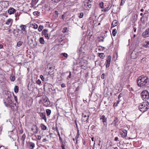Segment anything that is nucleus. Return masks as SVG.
Listing matches in <instances>:
<instances>
[{
	"label": "nucleus",
	"mask_w": 149,
	"mask_h": 149,
	"mask_svg": "<svg viewBox=\"0 0 149 149\" xmlns=\"http://www.w3.org/2000/svg\"><path fill=\"white\" fill-rule=\"evenodd\" d=\"M141 96L142 100L146 101L149 98V93L148 91L144 90L141 93Z\"/></svg>",
	"instance_id": "7ed1b4c3"
},
{
	"label": "nucleus",
	"mask_w": 149,
	"mask_h": 149,
	"mask_svg": "<svg viewBox=\"0 0 149 149\" xmlns=\"http://www.w3.org/2000/svg\"><path fill=\"white\" fill-rule=\"evenodd\" d=\"M21 30L25 34L27 33V31L26 30V25H21L20 26Z\"/></svg>",
	"instance_id": "ddd939ff"
},
{
	"label": "nucleus",
	"mask_w": 149,
	"mask_h": 149,
	"mask_svg": "<svg viewBox=\"0 0 149 149\" xmlns=\"http://www.w3.org/2000/svg\"><path fill=\"white\" fill-rule=\"evenodd\" d=\"M41 82L40 79H38L36 81L37 84L38 85H40Z\"/></svg>",
	"instance_id": "49530a36"
},
{
	"label": "nucleus",
	"mask_w": 149,
	"mask_h": 149,
	"mask_svg": "<svg viewBox=\"0 0 149 149\" xmlns=\"http://www.w3.org/2000/svg\"><path fill=\"white\" fill-rule=\"evenodd\" d=\"M9 93H8V96L7 99H11V95L9 92Z\"/></svg>",
	"instance_id": "a19ab883"
},
{
	"label": "nucleus",
	"mask_w": 149,
	"mask_h": 149,
	"mask_svg": "<svg viewBox=\"0 0 149 149\" xmlns=\"http://www.w3.org/2000/svg\"><path fill=\"white\" fill-rule=\"evenodd\" d=\"M118 140V138L117 137H115L114 139V140L116 141H117Z\"/></svg>",
	"instance_id": "052dcab7"
},
{
	"label": "nucleus",
	"mask_w": 149,
	"mask_h": 149,
	"mask_svg": "<svg viewBox=\"0 0 149 149\" xmlns=\"http://www.w3.org/2000/svg\"><path fill=\"white\" fill-rule=\"evenodd\" d=\"M61 146L62 147V149H64L65 148V145L63 143H61Z\"/></svg>",
	"instance_id": "79ce46f5"
},
{
	"label": "nucleus",
	"mask_w": 149,
	"mask_h": 149,
	"mask_svg": "<svg viewBox=\"0 0 149 149\" xmlns=\"http://www.w3.org/2000/svg\"><path fill=\"white\" fill-rule=\"evenodd\" d=\"M143 46L145 47H149V41H146L143 44Z\"/></svg>",
	"instance_id": "5701e85b"
},
{
	"label": "nucleus",
	"mask_w": 149,
	"mask_h": 149,
	"mask_svg": "<svg viewBox=\"0 0 149 149\" xmlns=\"http://www.w3.org/2000/svg\"><path fill=\"white\" fill-rule=\"evenodd\" d=\"M118 121V120L117 117H116L113 120V124H114L115 125V126H116L118 125L117 124V123Z\"/></svg>",
	"instance_id": "6ab92c4d"
},
{
	"label": "nucleus",
	"mask_w": 149,
	"mask_h": 149,
	"mask_svg": "<svg viewBox=\"0 0 149 149\" xmlns=\"http://www.w3.org/2000/svg\"><path fill=\"white\" fill-rule=\"evenodd\" d=\"M43 28H44V27L43 26L40 25L38 27V31L40 32L41 31H42V29H43Z\"/></svg>",
	"instance_id": "2f4dec72"
},
{
	"label": "nucleus",
	"mask_w": 149,
	"mask_h": 149,
	"mask_svg": "<svg viewBox=\"0 0 149 149\" xmlns=\"http://www.w3.org/2000/svg\"><path fill=\"white\" fill-rule=\"evenodd\" d=\"M52 130H56V127H52Z\"/></svg>",
	"instance_id": "774afa93"
},
{
	"label": "nucleus",
	"mask_w": 149,
	"mask_h": 149,
	"mask_svg": "<svg viewBox=\"0 0 149 149\" xmlns=\"http://www.w3.org/2000/svg\"><path fill=\"white\" fill-rule=\"evenodd\" d=\"M142 36L144 38L149 37V28L147 29L142 34Z\"/></svg>",
	"instance_id": "1a4fd4ad"
},
{
	"label": "nucleus",
	"mask_w": 149,
	"mask_h": 149,
	"mask_svg": "<svg viewBox=\"0 0 149 149\" xmlns=\"http://www.w3.org/2000/svg\"><path fill=\"white\" fill-rule=\"evenodd\" d=\"M117 33V30L116 29H115L113 30L112 32V35L113 36H115L116 35Z\"/></svg>",
	"instance_id": "bb28decb"
},
{
	"label": "nucleus",
	"mask_w": 149,
	"mask_h": 149,
	"mask_svg": "<svg viewBox=\"0 0 149 149\" xmlns=\"http://www.w3.org/2000/svg\"><path fill=\"white\" fill-rule=\"evenodd\" d=\"M31 130L34 134H36L38 132L39 129L36 125L34 124L32 126Z\"/></svg>",
	"instance_id": "39448f33"
},
{
	"label": "nucleus",
	"mask_w": 149,
	"mask_h": 149,
	"mask_svg": "<svg viewBox=\"0 0 149 149\" xmlns=\"http://www.w3.org/2000/svg\"><path fill=\"white\" fill-rule=\"evenodd\" d=\"M40 78L43 81H44L45 80V79L43 76L42 75H40Z\"/></svg>",
	"instance_id": "8fccbe9b"
},
{
	"label": "nucleus",
	"mask_w": 149,
	"mask_h": 149,
	"mask_svg": "<svg viewBox=\"0 0 149 149\" xmlns=\"http://www.w3.org/2000/svg\"><path fill=\"white\" fill-rule=\"evenodd\" d=\"M14 91L16 93H17L18 92L19 88L17 86H15L14 88Z\"/></svg>",
	"instance_id": "c756f323"
},
{
	"label": "nucleus",
	"mask_w": 149,
	"mask_h": 149,
	"mask_svg": "<svg viewBox=\"0 0 149 149\" xmlns=\"http://www.w3.org/2000/svg\"><path fill=\"white\" fill-rule=\"evenodd\" d=\"M13 22V20L11 18H9L6 20L5 24L7 25H9V27L10 28L12 25Z\"/></svg>",
	"instance_id": "6e6552de"
},
{
	"label": "nucleus",
	"mask_w": 149,
	"mask_h": 149,
	"mask_svg": "<svg viewBox=\"0 0 149 149\" xmlns=\"http://www.w3.org/2000/svg\"><path fill=\"white\" fill-rule=\"evenodd\" d=\"M3 48V45L2 44H0V49H1Z\"/></svg>",
	"instance_id": "e2e57ef3"
},
{
	"label": "nucleus",
	"mask_w": 149,
	"mask_h": 149,
	"mask_svg": "<svg viewBox=\"0 0 149 149\" xmlns=\"http://www.w3.org/2000/svg\"><path fill=\"white\" fill-rule=\"evenodd\" d=\"M111 58V56H109L107 58L106 62V67L107 68H108L109 66Z\"/></svg>",
	"instance_id": "9d476101"
},
{
	"label": "nucleus",
	"mask_w": 149,
	"mask_h": 149,
	"mask_svg": "<svg viewBox=\"0 0 149 149\" xmlns=\"http://www.w3.org/2000/svg\"><path fill=\"white\" fill-rule=\"evenodd\" d=\"M10 79L12 81H14L15 79V78L14 76H11L10 77Z\"/></svg>",
	"instance_id": "e433bc0d"
},
{
	"label": "nucleus",
	"mask_w": 149,
	"mask_h": 149,
	"mask_svg": "<svg viewBox=\"0 0 149 149\" xmlns=\"http://www.w3.org/2000/svg\"><path fill=\"white\" fill-rule=\"evenodd\" d=\"M91 7L90 4L89 5L88 2H86L84 4V9L86 10H89V9Z\"/></svg>",
	"instance_id": "dca6fc26"
},
{
	"label": "nucleus",
	"mask_w": 149,
	"mask_h": 149,
	"mask_svg": "<svg viewBox=\"0 0 149 149\" xmlns=\"http://www.w3.org/2000/svg\"><path fill=\"white\" fill-rule=\"evenodd\" d=\"M61 86L62 87H65V84H62L61 85Z\"/></svg>",
	"instance_id": "13d9d810"
},
{
	"label": "nucleus",
	"mask_w": 149,
	"mask_h": 149,
	"mask_svg": "<svg viewBox=\"0 0 149 149\" xmlns=\"http://www.w3.org/2000/svg\"><path fill=\"white\" fill-rule=\"evenodd\" d=\"M84 120L85 119L86 121H87L88 118V117H89L88 116H86L85 115V116H84Z\"/></svg>",
	"instance_id": "09e8293b"
},
{
	"label": "nucleus",
	"mask_w": 149,
	"mask_h": 149,
	"mask_svg": "<svg viewBox=\"0 0 149 149\" xmlns=\"http://www.w3.org/2000/svg\"><path fill=\"white\" fill-rule=\"evenodd\" d=\"M31 27L35 29H37L38 28V25L37 24L34 23L31 25Z\"/></svg>",
	"instance_id": "c85d7f7f"
},
{
	"label": "nucleus",
	"mask_w": 149,
	"mask_h": 149,
	"mask_svg": "<svg viewBox=\"0 0 149 149\" xmlns=\"http://www.w3.org/2000/svg\"><path fill=\"white\" fill-rule=\"evenodd\" d=\"M110 9V8H109V7L108 6L105 8L104 10V12H107Z\"/></svg>",
	"instance_id": "ea45409f"
},
{
	"label": "nucleus",
	"mask_w": 149,
	"mask_h": 149,
	"mask_svg": "<svg viewBox=\"0 0 149 149\" xmlns=\"http://www.w3.org/2000/svg\"><path fill=\"white\" fill-rule=\"evenodd\" d=\"M35 146V144L34 143L31 142L29 144V149H34V148Z\"/></svg>",
	"instance_id": "4be33fe9"
},
{
	"label": "nucleus",
	"mask_w": 149,
	"mask_h": 149,
	"mask_svg": "<svg viewBox=\"0 0 149 149\" xmlns=\"http://www.w3.org/2000/svg\"><path fill=\"white\" fill-rule=\"evenodd\" d=\"M125 2L124 1V0H121V2L120 3V5L122 6L123 4Z\"/></svg>",
	"instance_id": "5fc2aeb1"
},
{
	"label": "nucleus",
	"mask_w": 149,
	"mask_h": 149,
	"mask_svg": "<svg viewBox=\"0 0 149 149\" xmlns=\"http://www.w3.org/2000/svg\"><path fill=\"white\" fill-rule=\"evenodd\" d=\"M100 119L102 120V122L104 123H104H106L107 122V118L104 115H102L100 117Z\"/></svg>",
	"instance_id": "f8f14e48"
},
{
	"label": "nucleus",
	"mask_w": 149,
	"mask_h": 149,
	"mask_svg": "<svg viewBox=\"0 0 149 149\" xmlns=\"http://www.w3.org/2000/svg\"><path fill=\"white\" fill-rule=\"evenodd\" d=\"M140 53L138 52L136 50H134L131 54L130 58L132 59L136 58Z\"/></svg>",
	"instance_id": "20e7f679"
},
{
	"label": "nucleus",
	"mask_w": 149,
	"mask_h": 149,
	"mask_svg": "<svg viewBox=\"0 0 149 149\" xmlns=\"http://www.w3.org/2000/svg\"><path fill=\"white\" fill-rule=\"evenodd\" d=\"M44 35L45 37L47 38V39H49V35L47 33Z\"/></svg>",
	"instance_id": "de8ad7c7"
},
{
	"label": "nucleus",
	"mask_w": 149,
	"mask_h": 149,
	"mask_svg": "<svg viewBox=\"0 0 149 149\" xmlns=\"http://www.w3.org/2000/svg\"><path fill=\"white\" fill-rule=\"evenodd\" d=\"M40 116L42 119H44L45 122L47 121V118L45 113H40Z\"/></svg>",
	"instance_id": "4468645a"
},
{
	"label": "nucleus",
	"mask_w": 149,
	"mask_h": 149,
	"mask_svg": "<svg viewBox=\"0 0 149 149\" xmlns=\"http://www.w3.org/2000/svg\"><path fill=\"white\" fill-rule=\"evenodd\" d=\"M50 102L49 100H46L45 102L43 103V105L46 107H47L50 104Z\"/></svg>",
	"instance_id": "a211bd4d"
},
{
	"label": "nucleus",
	"mask_w": 149,
	"mask_h": 149,
	"mask_svg": "<svg viewBox=\"0 0 149 149\" xmlns=\"http://www.w3.org/2000/svg\"><path fill=\"white\" fill-rule=\"evenodd\" d=\"M41 137L40 135H38L36 138V140H40L41 139Z\"/></svg>",
	"instance_id": "58836bf2"
},
{
	"label": "nucleus",
	"mask_w": 149,
	"mask_h": 149,
	"mask_svg": "<svg viewBox=\"0 0 149 149\" xmlns=\"http://www.w3.org/2000/svg\"><path fill=\"white\" fill-rule=\"evenodd\" d=\"M59 139L60 143H63V139L61 137L59 138Z\"/></svg>",
	"instance_id": "864d4df0"
},
{
	"label": "nucleus",
	"mask_w": 149,
	"mask_h": 149,
	"mask_svg": "<svg viewBox=\"0 0 149 149\" xmlns=\"http://www.w3.org/2000/svg\"><path fill=\"white\" fill-rule=\"evenodd\" d=\"M120 101L119 100H118V101H117L116 104V107H117L118 106V104H119V103L120 102Z\"/></svg>",
	"instance_id": "6e6d98bb"
},
{
	"label": "nucleus",
	"mask_w": 149,
	"mask_h": 149,
	"mask_svg": "<svg viewBox=\"0 0 149 149\" xmlns=\"http://www.w3.org/2000/svg\"><path fill=\"white\" fill-rule=\"evenodd\" d=\"M39 0H32V2L31 3L32 6H34L38 2Z\"/></svg>",
	"instance_id": "b1692460"
},
{
	"label": "nucleus",
	"mask_w": 149,
	"mask_h": 149,
	"mask_svg": "<svg viewBox=\"0 0 149 149\" xmlns=\"http://www.w3.org/2000/svg\"><path fill=\"white\" fill-rule=\"evenodd\" d=\"M5 106L7 107H10V104L9 105H8L7 104H6Z\"/></svg>",
	"instance_id": "0e129e2a"
},
{
	"label": "nucleus",
	"mask_w": 149,
	"mask_h": 149,
	"mask_svg": "<svg viewBox=\"0 0 149 149\" xmlns=\"http://www.w3.org/2000/svg\"><path fill=\"white\" fill-rule=\"evenodd\" d=\"M55 17H58V13L57 11H55L54 12Z\"/></svg>",
	"instance_id": "c03bdc74"
},
{
	"label": "nucleus",
	"mask_w": 149,
	"mask_h": 149,
	"mask_svg": "<svg viewBox=\"0 0 149 149\" xmlns=\"http://www.w3.org/2000/svg\"><path fill=\"white\" fill-rule=\"evenodd\" d=\"M127 131L125 129H121L120 131V134L123 138L125 137L127 135Z\"/></svg>",
	"instance_id": "0eeeda50"
},
{
	"label": "nucleus",
	"mask_w": 149,
	"mask_h": 149,
	"mask_svg": "<svg viewBox=\"0 0 149 149\" xmlns=\"http://www.w3.org/2000/svg\"><path fill=\"white\" fill-rule=\"evenodd\" d=\"M13 94L14 98L15 100V101L16 102H17V97L15 95L14 93H13Z\"/></svg>",
	"instance_id": "37998d69"
},
{
	"label": "nucleus",
	"mask_w": 149,
	"mask_h": 149,
	"mask_svg": "<svg viewBox=\"0 0 149 149\" xmlns=\"http://www.w3.org/2000/svg\"><path fill=\"white\" fill-rule=\"evenodd\" d=\"M26 137V136L25 134L22 135L20 137V139L22 141V143H24V140Z\"/></svg>",
	"instance_id": "2eb2a0df"
},
{
	"label": "nucleus",
	"mask_w": 149,
	"mask_h": 149,
	"mask_svg": "<svg viewBox=\"0 0 149 149\" xmlns=\"http://www.w3.org/2000/svg\"><path fill=\"white\" fill-rule=\"evenodd\" d=\"M71 72H69V76H68V77H69V78H71Z\"/></svg>",
	"instance_id": "680f3d73"
},
{
	"label": "nucleus",
	"mask_w": 149,
	"mask_h": 149,
	"mask_svg": "<svg viewBox=\"0 0 149 149\" xmlns=\"http://www.w3.org/2000/svg\"><path fill=\"white\" fill-rule=\"evenodd\" d=\"M7 102L9 104H10L12 103V101L11 99H7Z\"/></svg>",
	"instance_id": "473e14b6"
},
{
	"label": "nucleus",
	"mask_w": 149,
	"mask_h": 149,
	"mask_svg": "<svg viewBox=\"0 0 149 149\" xmlns=\"http://www.w3.org/2000/svg\"><path fill=\"white\" fill-rule=\"evenodd\" d=\"M138 15L137 14H134V15L132 17V18L135 21H136L137 20V17Z\"/></svg>",
	"instance_id": "cd10ccee"
},
{
	"label": "nucleus",
	"mask_w": 149,
	"mask_h": 149,
	"mask_svg": "<svg viewBox=\"0 0 149 149\" xmlns=\"http://www.w3.org/2000/svg\"><path fill=\"white\" fill-rule=\"evenodd\" d=\"M5 3H7L8 4V1H5Z\"/></svg>",
	"instance_id": "69168bd1"
},
{
	"label": "nucleus",
	"mask_w": 149,
	"mask_h": 149,
	"mask_svg": "<svg viewBox=\"0 0 149 149\" xmlns=\"http://www.w3.org/2000/svg\"><path fill=\"white\" fill-rule=\"evenodd\" d=\"M140 111L144 112L149 109V103L148 101L142 103L139 106Z\"/></svg>",
	"instance_id": "f03ea898"
},
{
	"label": "nucleus",
	"mask_w": 149,
	"mask_h": 149,
	"mask_svg": "<svg viewBox=\"0 0 149 149\" xmlns=\"http://www.w3.org/2000/svg\"><path fill=\"white\" fill-rule=\"evenodd\" d=\"M4 74L2 71L0 70V79H3L4 78Z\"/></svg>",
	"instance_id": "412c9836"
},
{
	"label": "nucleus",
	"mask_w": 149,
	"mask_h": 149,
	"mask_svg": "<svg viewBox=\"0 0 149 149\" xmlns=\"http://www.w3.org/2000/svg\"><path fill=\"white\" fill-rule=\"evenodd\" d=\"M38 13H39L37 11H35L33 12V14L34 15H38Z\"/></svg>",
	"instance_id": "3c124183"
},
{
	"label": "nucleus",
	"mask_w": 149,
	"mask_h": 149,
	"mask_svg": "<svg viewBox=\"0 0 149 149\" xmlns=\"http://www.w3.org/2000/svg\"><path fill=\"white\" fill-rule=\"evenodd\" d=\"M46 112L47 116H49L51 113V110L49 109H47L46 110Z\"/></svg>",
	"instance_id": "a878e982"
},
{
	"label": "nucleus",
	"mask_w": 149,
	"mask_h": 149,
	"mask_svg": "<svg viewBox=\"0 0 149 149\" xmlns=\"http://www.w3.org/2000/svg\"><path fill=\"white\" fill-rule=\"evenodd\" d=\"M16 10L13 8L10 7L8 10V13L10 15L14 14L16 11Z\"/></svg>",
	"instance_id": "9b49d317"
},
{
	"label": "nucleus",
	"mask_w": 149,
	"mask_h": 149,
	"mask_svg": "<svg viewBox=\"0 0 149 149\" xmlns=\"http://www.w3.org/2000/svg\"><path fill=\"white\" fill-rule=\"evenodd\" d=\"M63 55L64 57L67 58L68 57V55L66 53H62L61 54V55Z\"/></svg>",
	"instance_id": "4c0bfd02"
},
{
	"label": "nucleus",
	"mask_w": 149,
	"mask_h": 149,
	"mask_svg": "<svg viewBox=\"0 0 149 149\" xmlns=\"http://www.w3.org/2000/svg\"><path fill=\"white\" fill-rule=\"evenodd\" d=\"M81 42H80V45H81V47L79 49V52L80 55H83L84 54V52H83L84 47L83 46V45L84 44V42L83 41L82 39L81 40Z\"/></svg>",
	"instance_id": "423d86ee"
},
{
	"label": "nucleus",
	"mask_w": 149,
	"mask_h": 149,
	"mask_svg": "<svg viewBox=\"0 0 149 149\" xmlns=\"http://www.w3.org/2000/svg\"><path fill=\"white\" fill-rule=\"evenodd\" d=\"M105 75L104 73H103L102 74L101 78L102 79H104V77Z\"/></svg>",
	"instance_id": "603ef678"
},
{
	"label": "nucleus",
	"mask_w": 149,
	"mask_h": 149,
	"mask_svg": "<svg viewBox=\"0 0 149 149\" xmlns=\"http://www.w3.org/2000/svg\"><path fill=\"white\" fill-rule=\"evenodd\" d=\"M67 29V28H64L63 29V30H64V32H65L66 30Z\"/></svg>",
	"instance_id": "338daca9"
},
{
	"label": "nucleus",
	"mask_w": 149,
	"mask_h": 149,
	"mask_svg": "<svg viewBox=\"0 0 149 149\" xmlns=\"http://www.w3.org/2000/svg\"><path fill=\"white\" fill-rule=\"evenodd\" d=\"M99 5L101 8H104V3L103 2L100 3Z\"/></svg>",
	"instance_id": "f704fd0d"
},
{
	"label": "nucleus",
	"mask_w": 149,
	"mask_h": 149,
	"mask_svg": "<svg viewBox=\"0 0 149 149\" xmlns=\"http://www.w3.org/2000/svg\"><path fill=\"white\" fill-rule=\"evenodd\" d=\"M22 43L23 42H22L21 41H19L17 42V45L18 47H19L22 45Z\"/></svg>",
	"instance_id": "c9c22d12"
},
{
	"label": "nucleus",
	"mask_w": 149,
	"mask_h": 149,
	"mask_svg": "<svg viewBox=\"0 0 149 149\" xmlns=\"http://www.w3.org/2000/svg\"><path fill=\"white\" fill-rule=\"evenodd\" d=\"M40 43L43 44L44 43V38L43 37H41L40 38Z\"/></svg>",
	"instance_id": "7c9ffc66"
},
{
	"label": "nucleus",
	"mask_w": 149,
	"mask_h": 149,
	"mask_svg": "<svg viewBox=\"0 0 149 149\" xmlns=\"http://www.w3.org/2000/svg\"><path fill=\"white\" fill-rule=\"evenodd\" d=\"M84 15V14L83 13H81L80 14V15L79 16V17L80 18H81L83 17Z\"/></svg>",
	"instance_id": "a18cd8bd"
},
{
	"label": "nucleus",
	"mask_w": 149,
	"mask_h": 149,
	"mask_svg": "<svg viewBox=\"0 0 149 149\" xmlns=\"http://www.w3.org/2000/svg\"><path fill=\"white\" fill-rule=\"evenodd\" d=\"M56 131L57 133H58L59 132L58 128L56 127Z\"/></svg>",
	"instance_id": "bf43d9fd"
},
{
	"label": "nucleus",
	"mask_w": 149,
	"mask_h": 149,
	"mask_svg": "<svg viewBox=\"0 0 149 149\" xmlns=\"http://www.w3.org/2000/svg\"><path fill=\"white\" fill-rule=\"evenodd\" d=\"M149 82V79L147 77L141 75L139 77L137 80V85L139 87H143L147 85Z\"/></svg>",
	"instance_id": "f257e3e1"
},
{
	"label": "nucleus",
	"mask_w": 149,
	"mask_h": 149,
	"mask_svg": "<svg viewBox=\"0 0 149 149\" xmlns=\"http://www.w3.org/2000/svg\"><path fill=\"white\" fill-rule=\"evenodd\" d=\"M48 32V31L47 29H45L43 30V31H42V33L43 35H45V34L47 33Z\"/></svg>",
	"instance_id": "72a5a7b5"
},
{
	"label": "nucleus",
	"mask_w": 149,
	"mask_h": 149,
	"mask_svg": "<svg viewBox=\"0 0 149 149\" xmlns=\"http://www.w3.org/2000/svg\"><path fill=\"white\" fill-rule=\"evenodd\" d=\"M47 141V140L46 138H44L42 139V141L43 142H45Z\"/></svg>",
	"instance_id": "4d7b16f0"
},
{
	"label": "nucleus",
	"mask_w": 149,
	"mask_h": 149,
	"mask_svg": "<svg viewBox=\"0 0 149 149\" xmlns=\"http://www.w3.org/2000/svg\"><path fill=\"white\" fill-rule=\"evenodd\" d=\"M98 56H100V58L103 59L104 58L105 56L103 53H98Z\"/></svg>",
	"instance_id": "393cba45"
},
{
	"label": "nucleus",
	"mask_w": 149,
	"mask_h": 149,
	"mask_svg": "<svg viewBox=\"0 0 149 149\" xmlns=\"http://www.w3.org/2000/svg\"><path fill=\"white\" fill-rule=\"evenodd\" d=\"M40 127H41L42 130H46L47 129V126L42 123L40 124Z\"/></svg>",
	"instance_id": "aec40b11"
},
{
	"label": "nucleus",
	"mask_w": 149,
	"mask_h": 149,
	"mask_svg": "<svg viewBox=\"0 0 149 149\" xmlns=\"http://www.w3.org/2000/svg\"><path fill=\"white\" fill-rule=\"evenodd\" d=\"M118 21L116 20H114L112 22L111 24V28L117 26V24Z\"/></svg>",
	"instance_id": "f3484780"
}]
</instances>
